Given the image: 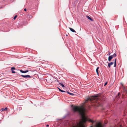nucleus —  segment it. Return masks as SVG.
Here are the masks:
<instances>
[{"label":"nucleus","mask_w":127,"mask_h":127,"mask_svg":"<svg viewBox=\"0 0 127 127\" xmlns=\"http://www.w3.org/2000/svg\"><path fill=\"white\" fill-rule=\"evenodd\" d=\"M98 96L97 95H95L94 96H92L91 97H89L87 100H86L85 102H87L88 100H90V101H92L93 100L95 99V98L96 97H97Z\"/></svg>","instance_id":"1"},{"label":"nucleus","mask_w":127,"mask_h":127,"mask_svg":"<svg viewBox=\"0 0 127 127\" xmlns=\"http://www.w3.org/2000/svg\"><path fill=\"white\" fill-rule=\"evenodd\" d=\"M91 127H93V126H91ZM95 127H102L101 124L100 123H98L95 125Z\"/></svg>","instance_id":"2"},{"label":"nucleus","mask_w":127,"mask_h":127,"mask_svg":"<svg viewBox=\"0 0 127 127\" xmlns=\"http://www.w3.org/2000/svg\"><path fill=\"white\" fill-rule=\"evenodd\" d=\"M21 76L24 78H31V76L29 75H21Z\"/></svg>","instance_id":"3"},{"label":"nucleus","mask_w":127,"mask_h":127,"mask_svg":"<svg viewBox=\"0 0 127 127\" xmlns=\"http://www.w3.org/2000/svg\"><path fill=\"white\" fill-rule=\"evenodd\" d=\"M20 71L23 73H25L28 72L29 70H26L25 71H23L22 70H20Z\"/></svg>","instance_id":"4"},{"label":"nucleus","mask_w":127,"mask_h":127,"mask_svg":"<svg viewBox=\"0 0 127 127\" xmlns=\"http://www.w3.org/2000/svg\"><path fill=\"white\" fill-rule=\"evenodd\" d=\"M15 68L14 67H12L11 68V70L12 71V72L13 73H15V72L14 71V70H15Z\"/></svg>","instance_id":"5"},{"label":"nucleus","mask_w":127,"mask_h":127,"mask_svg":"<svg viewBox=\"0 0 127 127\" xmlns=\"http://www.w3.org/2000/svg\"><path fill=\"white\" fill-rule=\"evenodd\" d=\"M113 63H114L113 62H111V63H109L108 64V67L110 68V67L111 65L113 64Z\"/></svg>","instance_id":"6"},{"label":"nucleus","mask_w":127,"mask_h":127,"mask_svg":"<svg viewBox=\"0 0 127 127\" xmlns=\"http://www.w3.org/2000/svg\"><path fill=\"white\" fill-rule=\"evenodd\" d=\"M7 107L5 108H3L1 109V111H6L7 110Z\"/></svg>","instance_id":"7"},{"label":"nucleus","mask_w":127,"mask_h":127,"mask_svg":"<svg viewBox=\"0 0 127 127\" xmlns=\"http://www.w3.org/2000/svg\"><path fill=\"white\" fill-rule=\"evenodd\" d=\"M69 28L70 30L72 32H76V31L73 29L72 28Z\"/></svg>","instance_id":"8"},{"label":"nucleus","mask_w":127,"mask_h":127,"mask_svg":"<svg viewBox=\"0 0 127 127\" xmlns=\"http://www.w3.org/2000/svg\"><path fill=\"white\" fill-rule=\"evenodd\" d=\"M116 59H115L114 62V67H116Z\"/></svg>","instance_id":"9"},{"label":"nucleus","mask_w":127,"mask_h":127,"mask_svg":"<svg viewBox=\"0 0 127 127\" xmlns=\"http://www.w3.org/2000/svg\"><path fill=\"white\" fill-rule=\"evenodd\" d=\"M113 58H112V57H111V56H109V57H108V60L109 61H110Z\"/></svg>","instance_id":"10"},{"label":"nucleus","mask_w":127,"mask_h":127,"mask_svg":"<svg viewBox=\"0 0 127 127\" xmlns=\"http://www.w3.org/2000/svg\"><path fill=\"white\" fill-rule=\"evenodd\" d=\"M110 56L112 57V58H113L115 57L116 56V54L115 53H114L113 55Z\"/></svg>","instance_id":"11"},{"label":"nucleus","mask_w":127,"mask_h":127,"mask_svg":"<svg viewBox=\"0 0 127 127\" xmlns=\"http://www.w3.org/2000/svg\"><path fill=\"white\" fill-rule=\"evenodd\" d=\"M87 18L89 19L91 21H93V20L89 16H87Z\"/></svg>","instance_id":"12"},{"label":"nucleus","mask_w":127,"mask_h":127,"mask_svg":"<svg viewBox=\"0 0 127 127\" xmlns=\"http://www.w3.org/2000/svg\"><path fill=\"white\" fill-rule=\"evenodd\" d=\"M99 68V67H97V68L96 69V73H97V75H98V69Z\"/></svg>","instance_id":"13"},{"label":"nucleus","mask_w":127,"mask_h":127,"mask_svg":"<svg viewBox=\"0 0 127 127\" xmlns=\"http://www.w3.org/2000/svg\"><path fill=\"white\" fill-rule=\"evenodd\" d=\"M59 84L61 86L63 87H64V85L62 83H59Z\"/></svg>","instance_id":"14"},{"label":"nucleus","mask_w":127,"mask_h":127,"mask_svg":"<svg viewBox=\"0 0 127 127\" xmlns=\"http://www.w3.org/2000/svg\"><path fill=\"white\" fill-rule=\"evenodd\" d=\"M67 93L71 95H74V94H73L71 93L70 92H68L67 91Z\"/></svg>","instance_id":"15"},{"label":"nucleus","mask_w":127,"mask_h":127,"mask_svg":"<svg viewBox=\"0 0 127 127\" xmlns=\"http://www.w3.org/2000/svg\"><path fill=\"white\" fill-rule=\"evenodd\" d=\"M58 89H59V90L60 91H61L62 92H65V91H64L63 90H62L60 89L59 88H58Z\"/></svg>","instance_id":"16"},{"label":"nucleus","mask_w":127,"mask_h":127,"mask_svg":"<svg viewBox=\"0 0 127 127\" xmlns=\"http://www.w3.org/2000/svg\"><path fill=\"white\" fill-rule=\"evenodd\" d=\"M89 121L90 122H91L92 123H93L95 122V121H94L93 120H89Z\"/></svg>","instance_id":"17"},{"label":"nucleus","mask_w":127,"mask_h":127,"mask_svg":"<svg viewBox=\"0 0 127 127\" xmlns=\"http://www.w3.org/2000/svg\"><path fill=\"white\" fill-rule=\"evenodd\" d=\"M17 17V16L16 15H15L13 19L15 20Z\"/></svg>","instance_id":"18"},{"label":"nucleus","mask_w":127,"mask_h":127,"mask_svg":"<svg viewBox=\"0 0 127 127\" xmlns=\"http://www.w3.org/2000/svg\"><path fill=\"white\" fill-rule=\"evenodd\" d=\"M107 82L105 83V84H104V85L105 86V85H107Z\"/></svg>","instance_id":"19"},{"label":"nucleus","mask_w":127,"mask_h":127,"mask_svg":"<svg viewBox=\"0 0 127 127\" xmlns=\"http://www.w3.org/2000/svg\"><path fill=\"white\" fill-rule=\"evenodd\" d=\"M24 10L25 11H26L27 10V9H26V8L24 9Z\"/></svg>","instance_id":"20"},{"label":"nucleus","mask_w":127,"mask_h":127,"mask_svg":"<svg viewBox=\"0 0 127 127\" xmlns=\"http://www.w3.org/2000/svg\"><path fill=\"white\" fill-rule=\"evenodd\" d=\"M120 95V93H119L118 94V95Z\"/></svg>","instance_id":"21"},{"label":"nucleus","mask_w":127,"mask_h":127,"mask_svg":"<svg viewBox=\"0 0 127 127\" xmlns=\"http://www.w3.org/2000/svg\"><path fill=\"white\" fill-rule=\"evenodd\" d=\"M49 125H46V126L47 127H49Z\"/></svg>","instance_id":"22"},{"label":"nucleus","mask_w":127,"mask_h":127,"mask_svg":"<svg viewBox=\"0 0 127 127\" xmlns=\"http://www.w3.org/2000/svg\"><path fill=\"white\" fill-rule=\"evenodd\" d=\"M110 53H109L108 54H109V55H110Z\"/></svg>","instance_id":"23"}]
</instances>
